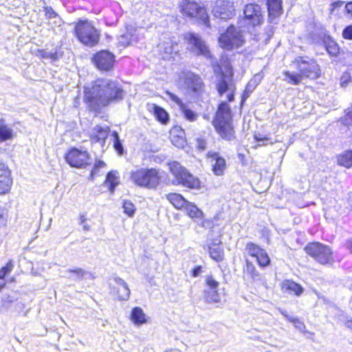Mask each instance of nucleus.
Returning a JSON list of instances; mask_svg holds the SVG:
<instances>
[{"mask_svg":"<svg viewBox=\"0 0 352 352\" xmlns=\"http://www.w3.org/2000/svg\"><path fill=\"white\" fill-rule=\"evenodd\" d=\"M84 94V101L88 108L91 111H98L111 102L121 101L124 97V90L117 81L98 78L91 87H85Z\"/></svg>","mask_w":352,"mask_h":352,"instance_id":"1","label":"nucleus"},{"mask_svg":"<svg viewBox=\"0 0 352 352\" xmlns=\"http://www.w3.org/2000/svg\"><path fill=\"white\" fill-rule=\"evenodd\" d=\"M212 124L222 139L228 141L235 139L232 113L230 105L226 102L222 101L219 104Z\"/></svg>","mask_w":352,"mask_h":352,"instance_id":"2","label":"nucleus"},{"mask_svg":"<svg viewBox=\"0 0 352 352\" xmlns=\"http://www.w3.org/2000/svg\"><path fill=\"white\" fill-rule=\"evenodd\" d=\"M131 180L137 186L148 189L155 188L160 184V177L156 168H140L131 172Z\"/></svg>","mask_w":352,"mask_h":352,"instance_id":"3","label":"nucleus"},{"mask_svg":"<svg viewBox=\"0 0 352 352\" xmlns=\"http://www.w3.org/2000/svg\"><path fill=\"white\" fill-rule=\"evenodd\" d=\"M75 34L78 41L89 47L97 45L100 40V32L88 21H79L76 25Z\"/></svg>","mask_w":352,"mask_h":352,"instance_id":"4","label":"nucleus"},{"mask_svg":"<svg viewBox=\"0 0 352 352\" xmlns=\"http://www.w3.org/2000/svg\"><path fill=\"white\" fill-rule=\"evenodd\" d=\"M169 170L174 177L172 182L175 185H182L190 188H197L200 186L198 179L190 174L177 162L169 163Z\"/></svg>","mask_w":352,"mask_h":352,"instance_id":"5","label":"nucleus"},{"mask_svg":"<svg viewBox=\"0 0 352 352\" xmlns=\"http://www.w3.org/2000/svg\"><path fill=\"white\" fill-rule=\"evenodd\" d=\"M305 251L316 261L322 265L331 264L333 262L331 249L319 242L308 243L305 248Z\"/></svg>","mask_w":352,"mask_h":352,"instance_id":"6","label":"nucleus"},{"mask_svg":"<svg viewBox=\"0 0 352 352\" xmlns=\"http://www.w3.org/2000/svg\"><path fill=\"white\" fill-rule=\"evenodd\" d=\"M219 43L224 50H231L241 47L244 43V39L240 30L234 25H230L226 32L220 35Z\"/></svg>","mask_w":352,"mask_h":352,"instance_id":"7","label":"nucleus"},{"mask_svg":"<svg viewBox=\"0 0 352 352\" xmlns=\"http://www.w3.org/2000/svg\"><path fill=\"white\" fill-rule=\"evenodd\" d=\"M181 12L186 16L190 18H197L201 20L205 24L209 23L206 10L192 0H182L179 4Z\"/></svg>","mask_w":352,"mask_h":352,"instance_id":"8","label":"nucleus"},{"mask_svg":"<svg viewBox=\"0 0 352 352\" xmlns=\"http://www.w3.org/2000/svg\"><path fill=\"white\" fill-rule=\"evenodd\" d=\"M298 69L300 74L311 79H316L320 75V69L316 62L307 56H298L296 58Z\"/></svg>","mask_w":352,"mask_h":352,"instance_id":"9","label":"nucleus"},{"mask_svg":"<svg viewBox=\"0 0 352 352\" xmlns=\"http://www.w3.org/2000/svg\"><path fill=\"white\" fill-rule=\"evenodd\" d=\"M184 38L188 43V50L190 52L198 56H209L208 47L199 34L188 32L185 34Z\"/></svg>","mask_w":352,"mask_h":352,"instance_id":"10","label":"nucleus"},{"mask_svg":"<svg viewBox=\"0 0 352 352\" xmlns=\"http://www.w3.org/2000/svg\"><path fill=\"white\" fill-rule=\"evenodd\" d=\"M65 160L72 167L78 168L91 164L89 153L77 148H71L66 153Z\"/></svg>","mask_w":352,"mask_h":352,"instance_id":"11","label":"nucleus"},{"mask_svg":"<svg viewBox=\"0 0 352 352\" xmlns=\"http://www.w3.org/2000/svg\"><path fill=\"white\" fill-rule=\"evenodd\" d=\"M217 78L215 85L219 96H221L228 91V101H234L236 87L232 82V75H227L222 72Z\"/></svg>","mask_w":352,"mask_h":352,"instance_id":"12","label":"nucleus"},{"mask_svg":"<svg viewBox=\"0 0 352 352\" xmlns=\"http://www.w3.org/2000/svg\"><path fill=\"white\" fill-rule=\"evenodd\" d=\"M245 251L248 255L255 258L258 265L262 268L268 266L271 263L266 250L252 242L246 244Z\"/></svg>","mask_w":352,"mask_h":352,"instance_id":"13","label":"nucleus"},{"mask_svg":"<svg viewBox=\"0 0 352 352\" xmlns=\"http://www.w3.org/2000/svg\"><path fill=\"white\" fill-rule=\"evenodd\" d=\"M115 58L113 53L108 50H101L94 55L92 61L98 69L109 71L113 67Z\"/></svg>","mask_w":352,"mask_h":352,"instance_id":"14","label":"nucleus"},{"mask_svg":"<svg viewBox=\"0 0 352 352\" xmlns=\"http://www.w3.org/2000/svg\"><path fill=\"white\" fill-rule=\"evenodd\" d=\"M109 127L96 126L91 131L90 140L93 146L98 148L101 152L104 151L105 142L109 134Z\"/></svg>","mask_w":352,"mask_h":352,"instance_id":"15","label":"nucleus"},{"mask_svg":"<svg viewBox=\"0 0 352 352\" xmlns=\"http://www.w3.org/2000/svg\"><path fill=\"white\" fill-rule=\"evenodd\" d=\"M212 13L215 18L228 19L234 16L233 4L228 0H217L212 8Z\"/></svg>","mask_w":352,"mask_h":352,"instance_id":"16","label":"nucleus"},{"mask_svg":"<svg viewBox=\"0 0 352 352\" xmlns=\"http://www.w3.org/2000/svg\"><path fill=\"white\" fill-rule=\"evenodd\" d=\"M181 79L184 81L185 89L194 94H198L202 89L203 82L201 77L191 72L183 74Z\"/></svg>","mask_w":352,"mask_h":352,"instance_id":"17","label":"nucleus"},{"mask_svg":"<svg viewBox=\"0 0 352 352\" xmlns=\"http://www.w3.org/2000/svg\"><path fill=\"white\" fill-rule=\"evenodd\" d=\"M166 95L171 101L174 102L178 106L179 111L186 120L192 122L197 120L199 117L198 113L190 109L177 95L170 91H166Z\"/></svg>","mask_w":352,"mask_h":352,"instance_id":"18","label":"nucleus"},{"mask_svg":"<svg viewBox=\"0 0 352 352\" xmlns=\"http://www.w3.org/2000/svg\"><path fill=\"white\" fill-rule=\"evenodd\" d=\"M243 13L246 19L249 20L253 26L260 25L263 21L261 8L258 4H247L244 8Z\"/></svg>","mask_w":352,"mask_h":352,"instance_id":"19","label":"nucleus"},{"mask_svg":"<svg viewBox=\"0 0 352 352\" xmlns=\"http://www.w3.org/2000/svg\"><path fill=\"white\" fill-rule=\"evenodd\" d=\"M207 156L210 159L214 174L217 176L222 175L226 167L225 159L216 152H208Z\"/></svg>","mask_w":352,"mask_h":352,"instance_id":"20","label":"nucleus"},{"mask_svg":"<svg viewBox=\"0 0 352 352\" xmlns=\"http://www.w3.org/2000/svg\"><path fill=\"white\" fill-rule=\"evenodd\" d=\"M12 184L10 172L7 166L3 163L0 168V195L8 192L11 188Z\"/></svg>","mask_w":352,"mask_h":352,"instance_id":"21","label":"nucleus"},{"mask_svg":"<svg viewBox=\"0 0 352 352\" xmlns=\"http://www.w3.org/2000/svg\"><path fill=\"white\" fill-rule=\"evenodd\" d=\"M268 17L270 23H276L275 20L282 14L281 0H267Z\"/></svg>","mask_w":352,"mask_h":352,"instance_id":"22","label":"nucleus"},{"mask_svg":"<svg viewBox=\"0 0 352 352\" xmlns=\"http://www.w3.org/2000/svg\"><path fill=\"white\" fill-rule=\"evenodd\" d=\"M113 280L118 285V297L120 300H127L130 296V289L127 283L121 278L114 277Z\"/></svg>","mask_w":352,"mask_h":352,"instance_id":"23","label":"nucleus"},{"mask_svg":"<svg viewBox=\"0 0 352 352\" xmlns=\"http://www.w3.org/2000/svg\"><path fill=\"white\" fill-rule=\"evenodd\" d=\"M209 254L210 257L216 261L217 262H219L223 261L224 257L223 248L221 245V242L219 241L217 243H212L208 246Z\"/></svg>","mask_w":352,"mask_h":352,"instance_id":"24","label":"nucleus"},{"mask_svg":"<svg viewBox=\"0 0 352 352\" xmlns=\"http://www.w3.org/2000/svg\"><path fill=\"white\" fill-rule=\"evenodd\" d=\"M150 111L153 113L155 118L162 124H166L168 122L169 115L164 108L156 104H152Z\"/></svg>","mask_w":352,"mask_h":352,"instance_id":"25","label":"nucleus"},{"mask_svg":"<svg viewBox=\"0 0 352 352\" xmlns=\"http://www.w3.org/2000/svg\"><path fill=\"white\" fill-rule=\"evenodd\" d=\"M243 272L245 276L250 277L253 281L262 280L261 274L257 271L254 265L249 260H246Z\"/></svg>","mask_w":352,"mask_h":352,"instance_id":"26","label":"nucleus"},{"mask_svg":"<svg viewBox=\"0 0 352 352\" xmlns=\"http://www.w3.org/2000/svg\"><path fill=\"white\" fill-rule=\"evenodd\" d=\"M203 297L207 303H218L221 301L218 289L205 288L203 292Z\"/></svg>","mask_w":352,"mask_h":352,"instance_id":"27","label":"nucleus"},{"mask_svg":"<svg viewBox=\"0 0 352 352\" xmlns=\"http://www.w3.org/2000/svg\"><path fill=\"white\" fill-rule=\"evenodd\" d=\"M166 198L173 206L177 209L184 208L188 203L180 194L177 193H169L166 195Z\"/></svg>","mask_w":352,"mask_h":352,"instance_id":"28","label":"nucleus"},{"mask_svg":"<svg viewBox=\"0 0 352 352\" xmlns=\"http://www.w3.org/2000/svg\"><path fill=\"white\" fill-rule=\"evenodd\" d=\"M13 129L4 123L3 119L0 120V142L11 140L13 138Z\"/></svg>","mask_w":352,"mask_h":352,"instance_id":"29","label":"nucleus"},{"mask_svg":"<svg viewBox=\"0 0 352 352\" xmlns=\"http://www.w3.org/2000/svg\"><path fill=\"white\" fill-rule=\"evenodd\" d=\"M38 54L41 58L50 59L52 62L58 60L63 56V52L60 49H56L53 52L46 50H39Z\"/></svg>","mask_w":352,"mask_h":352,"instance_id":"30","label":"nucleus"},{"mask_svg":"<svg viewBox=\"0 0 352 352\" xmlns=\"http://www.w3.org/2000/svg\"><path fill=\"white\" fill-rule=\"evenodd\" d=\"M187 214L192 219H201L204 216L203 212L195 204L188 202L184 208Z\"/></svg>","mask_w":352,"mask_h":352,"instance_id":"31","label":"nucleus"},{"mask_svg":"<svg viewBox=\"0 0 352 352\" xmlns=\"http://www.w3.org/2000/svg\"><path fill=\"white\" fill-rule=\"evenodd\" d=\"M118 173L115 170L109 171L105 179V184L109 186V190L111 192H113L116 187L119 184V177L118 175Z\"/></svg>","mask_w":352,"mask_h":352,"instance_id":"32","label":"nucleus"},{"mask_svg":"<svg viewBox=\"0 0 352 352\" xmlns=\"http://www.w3.org/2000/svg\"><path fill=\"white\" fill-rule=\"evenodd\" d=\"M131 319L135 324H141L146 322V316L142 309L139 307L132 309Z\"/></svg>","mask_w":352,"mask_h":352,"instance_id":"33","label":"nucleus"},{"mask_svg":"<svg viewBox=\"0 0 352 352\" xmlns=\"http://www.w3.org/2000/svg\"><path fill=\"white\" fill-rule=\"evenodd\" d=\"M283 289L288 291L289 293H294L296 296H300L303 292V288L298 283L291 281L286 280L283 283Z\"/></svg>","mask_w":352,"mask_h":352,"instance_id":"34","label":"nucleus"},{"mask_svg":"<svg viewBox=\"0 0 352 352\" xmlns=\"http://www.w3.org/2000/svg\"><path fill=\"white\" fill-rule=\"evenodd\" d=\"M338 164L350 168L352 166V151H347L338 157Z\"/></svg>","mask_w":352,"mask_h":352,"instance_id":"35","label":"nucleus"},{"mask_svg":"<svg viewBox=\"0 0 352 352\" xmlns=\"http://www.w3.org/2000/svg\"><path fill=\"white\" fill-rule=\"evenodd\" d=\"M324 43L329 54L331 56H337L340 52V47L336 42L329 38Z\"/></svg>","mask_w":352,"mask_h":352,"instance_id":"36","label":"nucleus"},{"mask_svg":"<svg viewBox=\"0 0 352 352\" xmlns=\"http://www.w3.org/2000/svg\"><path fill=\"white\" fill-rule=\"evenodd\" d=\"M107 166V164L104 162L97 160H96L93 168L90 172V179L94 180L95 178V176L98 175L100 173V170L101 168H104Z\"/></svg>","mask_w":352,"mask_h":352,"instance_id":"37","label":"nucleus"},{"mask_svg":"<svg viewBox=\"0 0 352 352\" xmlns=\"http://www.w3.org/2000/svg\"><path fill=\"white\" fill-rule=\"evenodd\" d=\"M111 135L113 138V147L118 154H122L124 148L122 142L119 138L118 133L116 131H113Z\"/></svg>","mask_w":352,"mask_h":352,"instance_id":"38","label":"nucleus"},{"mask_svg":"<svg viewBox=\"0 0 352 352\" xmlns=\"http://www.w3.org/2000/svg\"><path fill=\"white\" fill-rule=\"evenodd\" d=\"M285 76L288 78L289 83L292 85H298L301 81V74H293L288 71L284 72Z\"/></svg>","mask_w":352,"mask_h":352,"instance_id":"39","label":"nucleus"},{"mask_svg":"<svg viewBox=\"0 0 352 352\" xmlns=\"http://www.w3.org/2000/svg\"><path fill=\"white\" fill-rule=\"evenodd\" d=\"M124 212L129 217H132L135 211V208L131 201L124 200L122 203Z\"/></svg>","mask_w":352,"mask_h":352,"instance_id":"40","label":"nucleus"},{"mask_svg":"<svg viewBox=\"0 0 352 352\" xmlns=\"http://www.w3.org/2000/svg\"><path fill=\"white\" fill-rule=\"evenodd\" d=\"M351 69L344 72L340 78V85L342 87H346L348 84L352 81Z\"/></svg>","mask_w":352,"mask_h":352,"instance_id":"41","label":"nucleus"},{"mask_svg":"<svg viewBox=\"0 0 352 352\" xmlns=\"http://www.w3.org/2000/svg\"><path fill=\"white\" fill-rule=\"evenodd\" d=\"M170 140L173 144L177 148H183L186 143V140L181 135H174L172 134Z\"/></svg>","mask_w":352,"mask_h":352,"instance_id":"42","label":"nucleus"},{"mask_svg":"<svg viewBox=\"0 0 352 352\" xmlns=\"http://www.w3.org/2000/svg\"><path fill=\"white\" fill-rule=\"evenodd\" d=\"M206 288L218 289L219 283L216 280L212 275L205 277Z\"/></svg>","mask_w":352,"mask_h":352,"instance_id":"43","label":"nucleus"},{"mask_svg":"<svg viewBox=\"0 0 352 352\" xmlns=\"http://www.w3.org/2000/svg\"><path fill=\"white\" fill-rule=\"evenodd\" d=\"M13 264L11 261H9L6 266L0 270V279H4L6 275H8L12 270Z\"/></svg>","mask_w":352,"mask_h":352,"instance_id":"44","label":"nucleus"},{"mask_svg":"<svg viewBox=\"0 0 352 352\" xmlns=\"http://www.w3.org/2000/svg\"><path fill=\"white\" fill-rule=\"evenodd\" d=\"M160 49H164V53L167 54H170L173 52H175V47L173 45L172 42H167L163 44L159 45Z\"/></svg>","mask_w":352,"mask_h":352,"instance_id":"45","label":"nucleus"},{"mask_svg":"<svg viewBox=\"0 0 352 352\" xmlns=\"http://www.w3.org/2000/svg\"><path fill=\"white\" fill-rule=\"evenodd\" d=\"M45 16L47 19H52L58 16V14L50 6H44Z\"/></svg>","mask_w":352,"mask_h":352,"instance_id":"46","label":"nucleus"},{"mask_svg":"<svg viewBox=\"0 0 352 352\" xmlns=\"http://www.w3.org/2000/svg\"><path fill=\"white\" fill-rule=\"evenodd\" d=\"M252 81L249 82V83L247 85L245 91L242 96L241 100V105L243 104L244 101L246 100L247 98L249 97V95L250 93L252 92V91L254 89L255 86L252 84Z\"/></svg>","mask_w":352,"mask_h":352,"instance_id":"47","label":"nucleus"},{"mask_svg":"<svg viewBox=\"0 0 352 352\" xmlns=\"http://www.w3.org/2000/svg\"><path fill=\"white\" fill-rule=\"evenodd\" d=\"M254 139L258 143L259 146L266 145L268 143L273 144V142L272 141H270V138H269L267 137H263H263H261V135H254Z\"/></svg>","mask_w":352,"mask_h":352,"instance_id":"48","label":"nucleus"},{"mask_svg":"<svg viewBox=\"0 0 352 352\" xmlns=\"http://www.w3.org/2000/svg\"><path fill=\"white\" fill-rule=\"evenodd\" d=\"M342 36L347 40H352V25H347L342 31Z\"/></svg>","mask_w":352,"mask_h":352,"instance_id":"49","label":"nucleus"},{"mask_svg":"<svg viewBox=\"0 0 352 352\" xmlns=\"http://www.w3.org/2000/svg\"><path fill=\"white\" fill-rule=\"evenodd\" d=\"M288 320L292 322L296 328L299 329L300 330H302V328L305 327L304 324L298 318H288Z\"/></svg>","mask_w":352,"mask_h":352,"instance_id":"50","label":"nucleus"},{"mask_svg":"<svg viewBox=\"0 0 352 352\" xmlns=\"http://www.w3.org/2000/svg\"><path fill=\"white\" fill-rule=\"evenodd\" d=\"M344 121L345 124H352V108L347 110Z\"/></svg>","mask_w":352,"mask_h":352,"instance_id":"51","label":"nucleus"},{"mask_svg":"<svg viewBox=\"0 0 352 352\" xmlns=\"http://www.w3.org/2000/svg\"><path fill=\"white\" fill-rule=\"evenodd\" d=\"M68 272L75 274L78 278H81L85 274V272L81 268L69 269Z\"/></svg>","mask_w":352,"mask_h":352,"instance_id":"52","label":"nucleus"},{"mask_svg":"<svg viewBox=\"0 0 352 352\" xmlns=\"http://www.w3.org/2000/svg\"><path fill=\"white\" fill-rule=\"evenodd\" d=\"M197 147L199 151H204L206 148V142L203 139L197 140Z\"/></svg>","mask_w":352,"mask_h":352,"instance_id":"53","label":"nucleus"},{"mask_svg":"<svg viewBox=\"0 0 352 352\" xmlns=\"http://www.w3.org/2000/svg\"><path fill=\"white\" fill-rule=\"evenodd\" d=\"M202 272V267L201 266H196L194 267L191 271V275L192 277H197L200 275V274Z\"/></svg>","mask_w":352,"mask_h":352,"instance_id":"54","label":"nucleus"},{"mask_svg":"<svg viewBox=\"0 0 352 352\" xmlns=\"http://www.w3.org/2000/svg\"><path fill=\"white\" fill-rule=\"evenodd\" d=\"M345 10L346 16L352 19V1L346 4Z\"/></svg>","mask_w":352,"mask_h":352,"instance_id":"55","label":"nucleus"},{"mask_svg":"<svg viewBox=\"0 0 352 352\" xmlns=\"http://www.w3.org/2000/svg\"><path fill=\"white\" fill-rule=\"evenodd\" d=\"M343 4H344V2L341 1H335V2L332 3L331 4V12H333V10L335 9H336L337 8L341 7Z\"/></svg>","mask_w":352,"mask_h":352,"instance_id":"56","label":"nucleus"},{"mask_svg":"<svg viewBox=\"0 0 352 352\" xmlns=\"http://www.w3.org/2000/svg\"><path fill=\"white\" fill-rule=\"evenodd\" d=\"M346 246H347V248L352 253V237L349 240L347 241Z\"/></svg>","mask_w":352,"mask_h":352,"instance_id":"57","label":"nucleus"},{"mask_svg":"<svg viewBox=\"0 0 352 352\" xmlns=\"http://www.w3.org/2000/svg\"><path fill=\"white\" fill-rule=\"evenodd\" d=\"M345 325L347 328L351 329L352 331V320H348L346 322H345Z\"/></svg>","mask_w":352,"mask_h":352,"instance_id":"58","label":"nucleus"},{"mask_svg":"<svg viewBox=\"0 0 352 352\" xmlns=\"http://www.w3.org/2000/svg\"><path fill=\"white\" fill-rule=\"evenodd\" d=\"M85 221H86V217L85 215H80V224H83L84 223H85Z\"/></svg>","mask_w":352,"mask_h":352,"instance_id":"59","label":"nucleus"},{"mask_svg":"<svg viewBox=\"0 0 352 352\" xmlns=\"http://www.w3.org/2000/svg\"><path fill=\"white\" fill-rule=\"evenodd\" d=\"M82 226H83V230H89L90 227H89V226L88 224H87V223H83V224H82Z\"/></svg>","mask_w":352,"mask_h":352,"instance_id":"60","label":"nucleus"},{"mask_svg":"<svg viewBox=\"0 0 352 352\" xmlns=\"http://www.w3.org/2000/svg\"><path fill=\"white\" fill-rule=\"evenodd\" d=\"M3 218V212L1 210H0V219Z\"/></svg>","mask_w":352,"mask_h":352,"instance_id":"61","label":"nucleus"},{"mask_svg":"<svg viewBox=\"0 0 352 352\" xmlns=\"http://www.w3.org/2000/svg\"><path fill=\"white\" fill-rule=\"evenodd\" d=\"M282 314H284V315L287 317V319H288V318H289L288 316L285 315V314H284V312H282Z\"/></svg>","mask_w":352,"mask_h":352,"instance_id":"62","label":"nucleus"}]
</instances>
